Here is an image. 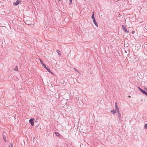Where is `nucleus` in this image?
<instances>
[{"instance_id":"f257e3e1","label":"nucleus","mask_w":147,"mask_h":147,"mask_svg":"<svg viewBox=\"0 0 147 147\" xmlns=\"http://www.w3.org/2000/svg\"><path fill=\"white\" fill-rule=\"evenodd\" d=\"M34 118H31L29 121L30 123L32 126H33L34 125Z\"/></svg>"},{"instance_id":"f03ea898","label":"nucleus","mask_w":147,"mask_h":147,"mask_svg":"<svg viewBox=\"0 0 147 147\" xmlns=\"http://www.w3.org/2000/svg\"><path fill=\"white\" fill-rule=\"evenodd\" d=\"M122 27L123 30L125 32V33H128L129 32V31H127V29L125 26L124 25H122Z\"/></svg>"},{"instance_id":"7ed1b4c3","label":"nucleus","mask_w":147,"mask_h":147,"mask_svg":"<svg viewBox=\"0 0 147 147\" xmlns=\"http://www.w3.org/2000/svg\"><path fill=\"white\" fill-rule=\"evenodd\" d=\"M40 63H42V66L44 67L46 69H47L48 68L46 67L45 64L43 62V61L41 60L40 59Z\"/></svg>"},{"instance_id":"20e7f679","label":"nucleus","mask_w":147,"mask_h":147,"mask_svg":"<svg viewBox=\"0 0 147 147\" xmlns=\"http://www.w3.org/2000/svg\"><path fill=\"white\" fill-rule=\"evenodd\" d=\"M117 112L118 113V117H119V120H120L121 119V114L119 113V109H118V110H117Z\"/></svg>"},{"instance_id":"39448f33","label":"nucleus","mask_w":147,"mask_h":147,"mask_svg":"<svg viewBox=\"0 0 147 147\" xmlns=\"http://www.w3.org/2000/svg\"><path fill=\"white\" fill-rule=\"evenodd\" d=\"M21 2V1H20V0H17L16 2L14 3L15 5H17L19 4Z\"/></svg>"},{"instance_id":"423d86ee","label":"nucleus","mask_w":147,"mask_h":147,"mask_svg":"<svg viewBox=\"0 0 147 147\" xmlns=\"http://www.w3.org/2000/svg\"><path fill=\"white\" fill-rule=\"evenodd\" d=\"M93 21L94 24L95 25V26L98 27V24L97 23V22L96 21L95 19L93 20Z\"/></svg>"},{"instance_id":"0eeeda50","label":"nucleus","mask_w":147,"mask_h":147,"mask_svg":"<svg viewBox=\"0 0 147 147\" xmlns=\"http://www.w3.org/2000/svg\"><path fill=\"white\" fill-rule=\"evenodd\" d=\"M115 108L116 109V110H117H117H118V109H119L117 107V102H115Z\"/></svg>"},{"instance_id":"6e6552de","label":"nucleus","mask_w":147,"mask_h":147,"mask_svg":"<svg viewBox=\"0 0 147 147\" xmlns=\"http://www.w3.org/2000/svg\"><path fill=\"white\" fill-rule=\"evenodd\" d=\"M111 112H112L113 114H114L116 113V110H112L111 111Z\"/></svg>"},{"instance_id":"1a4fd4ad","label":"nucleus","mask_w":147,"mask_h":147,"mask_svg":"<svg viewBox=\"0 0 147 147\" xmlns=\"http://www.w3.org/2000/svg\"><path fill=\"white\" fill-rule=\"evenodd\" d=\"M142 92L147 96V92H146L145 91L143 90Z\"/></svg>"},{"instance_id":"9d476101","label":"nucleus","mask_w":147,"mask_h":147,"mask_svg":"<svg viewBox=\"0 0 147 147\" xmlns=\"http://www.w3.org/2000/svg\"><path fill=\"white\" fill-rule=\"evenodd\" d=\"M92 20H94V19H95L94 17V12H93V13L92 14Z\"/></svg>"},{"instance_id":"9b49d317","label":"nucleus","mask_w":147,"mask_h":147,"mask_svg":"<svg viewBox=\"0 0 147 147\" xmlns=\"http://www.w3.org/2000/svg\"><path fill=\"white\" fill-rule=\"evenodd\" d=\"M7 135V134L6 132H3V137H6Z\"/></svg>"},{"instance_id":"f8f14e48","label":"nucleus","mask_w":147,"mask_h":147,"mask_svg":"<svg viewBox=\"0 0 147 147\" xmlns=\"http://www.w3.org/2000/svg\"><path fill=\"white\" fill-rule=\"evenodd\" d=\"M57 52L58 53V54L59 55H61V53H60V52L58 50H57Z\"/></svg>"},{"instance_id":"ddd939ff","label":"nucleus","mask_w":147,"mask_h":147,"mask_svg":"<svg viewBox=\"0 0 147 147\" xmlns=\"http://www.w3.org/2000/svg\"><path fill=\"white\" fill-rule=\"evenodd\" d=\"M14 70L15 71H18V66H16V67L14 69Z\"/></svg>"},{"instance_id":"4468645a","label":"nucleus","mask_w":147,"mask_h":147,"mask_svg":"<svg viewBox=\"0 0 147 147\" xmlns=\"http://www.w3.org/2000/svg\"><path fill=\"white\" fill-rule=\"evenodd\" d=\"M47 70L50 73L52 74V72L50 70L49 68L47 69Z\"/></svg>"},{"instance_id":"2eb2a0df","label":"nucleus","mask_w":147,"mask_h":147,"mask_svg":"<svg viewBox=\"0 0 147 147\" xmlns=\"http://www.w3.org/2000/svg\"><path fill=\"white\" fill-rule=\"evenodd\" d=\"M47 70L50 73L52 74V72L50 70L49 68L47 69Z\"/></svg>"},{"instance_id":"dca6fc26","label":"nucleus","mask_w":147,"mask_h":147,"mask_svg":"<svg viewBox=\"0 0 147 147\" xmlns=\"http://www.w3.org/2000/svg\"><path fill=\"white\" fill-rule=\"evenodd\" d=\"M4 140L5 141V142H7V140H6V137H3Z\"/></svg>"},{"instance_id":"f3484780","label":"nucleus","mask_w":147,"mask_h":147,"mask_svg":"<svg viewBox=\"0 0 147 147\" xmlns=\"http://www.w3.org/2000/svg\"><path fill=\"white\" fill-rule=\"evenodd\" d=\"M138 89L142 92V91L143 90L139 86L138 87Z\"/></svg>"},{"instance_id":"a211bd4d","label":"nucleus","mask_w":147,"mask_h":147,"mask_svg":"<svg viewBox=\"0 0 147 147\" xmlns=\"http://www.w3.org/2000/svg\"><path fill=\"white\" fill-rule=\"evenodd\" d=\"M55 134L57 136H58L59 135V134L58 133V132H55Z\"/></svg>"},{"instance_id":"6ab92c4d","label":"nucleus","mask_w":147,"mask_h":147,"mask_svg":"<svg viewBox=\"0 0 147 147\" xmlns=\"http://www.w3.org/2000/svg\"><path fill=\"white\" fill-rule=\"evenodd\" d=\"M74 69L75 71H76L77 72H78V73L79 72V71L77 70V69L75 68H74Z\"/></svg>"},{"instance_id":"aec40b11","label":"nucleus","mask_w":147,"mask_h":147,"mask_svg":"<svg viewBox=\"0 0 147 147\" xmlns=\"http://www.w3.org/2000/svg\"><path fill=\"white\" fill-rule=\"evenodd\" d=\"M144 128H145L146 129H147V123L145 125V126H144Z\"/></svg>"},{"instance_id":"412c9836","label":"nucleus","mask_w":147,"mask_h":147,"mask_svg":"<svg viewBox=\"0 0 147 147\" xmlns=\"http://www.w3.org/2000/svg\"><path fill=\"white\" fill-rule=\"evenodd\" d=\"M9 147H13V145L12 144L10 143Z\"/></svg>"},{"instance_id":"4be33fe9","label":"nucleus","mask_w":147,"mask_h":147,"mask_svg":"<svg viewBox=\"0 0 147 147\" xmlns=\"http://www.w3.org/2000/svg\"><path fill=\"white\" fill-rule=\"evenodd\" d=\"M69 1H70L69 4L70 5H71V3L72 2V0H69Z\"/></svg>"},{"instance_id":"5701e85b","label":"nucleus","mask_w":147,"mask_h":147,"mask_svg":"<svg viewBox=\"0 0 147 147\" xmlns=\"http://www.w3.org/2000/svg\"><path fill=\"white\" fill-rule=\"evenodd\" d=\"M134 31H132V34H134Z\"/></svg>"},{"instance_id":"b1692460","label":"nucleus","mask_w":147,"mask_h":147,"mask_svg":"<svg viewBox=\"0 0 147 147\" xmlns=\"http://www.w3.org/2000/svg\"><path fill=\"white\" fill-rule=\"evenodd\" d=\"M145 89L146 91H147V88H145Z\"/></svg>"},{"instance_id":"393cba45","label":"nucleus","mask_w":147,"mask_h":147,"mask_svg":"<svg viewBox=\"0 0 147 147\" xmlns=\"http://www.w3.org/2000/svg\"><path fill=\"white\" fill-rule=\"evenodd\" d=\"M37 122V121L36 120L35 121V122Z\"/></svg>"},{"instance_id":"a878e982","label":"nucleus","mask_w":147,"mask_h":147,"mask_svg":"<svg viewBox=\"0 0 147 147\" xmlns=\"http://www.w3.org/2000/svg\"><path fill=\"white\" fill-rule=\"evenodd\" d=\"M129 96V98H130V96Z\"/></svg>"},{"instance_id":"bb28decb","label":"nucleus","mask_w":147,"mask_h":147,"mask_svg":"<svg viewBox=\"0 0 147 147\" xmlns=\"http://www.w3.org/2000/svg\"><path fill=\"white\" fill-rule=\"evenodd\" d=\"M59 0L60 1V0Z\"/></svg>"}]
</instances>
